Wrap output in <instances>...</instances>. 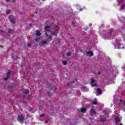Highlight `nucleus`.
<instances>
[{"label": "nucleus", "instance_id": "obj_44", "mask_svg": "<svg viewBox=\"0 0 125 125\" xmlns=\"http://www.w3.org/2000/svg\"><path fill=\"white\" fill-rule=\"evenodd\" d=\"M81 10H82L80 9V11H81Z\"/></svg>", "mask_w": 125, "mask_h": 125}, {"label": "nucleus", "instance_id": "obj_45", "mask_svg": "<svg viewBox=\"0 0 125 125\" xmlns=\"http://www.w3.org/2000/svg\"><path fill=\"white\" fill-rule=\"evenodd\" d=\"M87 29H85V31H86Z\"/></svg>", "mask_w": 125, "mask_h": 125}, {"label": "nucleus", "instance_id": "obj_8", "mask_svg": "<svg viewBox=\"0 0 125 125\" xmlns=\"http://www.w3.org/2000/svg\"><path fill=\"white\" fill-rule=\"evenodd\" d=\"M86 54L87 56H92L93 55V53L90 51L87 52Z\"/></svg>", "mask_w": 125, "mask_h": 125}, {"label": "nucleus", "instance_id": "obj_41", "mask_svg": "<svg viewBox=\"0 0 125 125\" xmlns=\"http://www.w3.org/2000/svg\"><path fill=\"white\" fill-rule=\"evenodd\" d=\"M42 0V1H44V0Z\"/></svg>", "mask_w": 125, "mask_h": 125}, {"label": "nucleus", "instance_id": "obj_39", "mask_svg": "<svg viewBox=\"0 0 125 125\" xmlns=\"http://www.w3.org/2000/svg\"><path fill=\"white\" fill-rule=\"evenodd\" d=\"M35 13H36V14H37V13H38V12H37V11H36V12H35Z\"/></svg>", "mask_w": 125, "mask_h": 125}, {"label": "nucleus", "instance_id": "obj_1", "mask_svg": "<svg viewBox=\"0 0 125 125\" xmlns=\"http://www.w3.org/2000/svg\"><path fill=\"white\" fill-rule=\"evenodd\" d=\"M114 34V31L110 30L109 32L106 34L104 36V38L105 40H111V37H112V35Z\"/></svg>", "mask_w": 125, "mask_h": 125}, {"label": "nucleus", "instance_id": "obj_5", "mask_svg": "<svg viewBox=\"0 0 125 125\" xmlns=\"http://www.w3.org/2000/svg\"><path fill=\"white\" fill-rule=\"evenodd\" d=\"M45 35L47 36V41L48 42H50V41H52V39H51V36L47 35V32H45Z\"/></svg>", "mask_w": 125, "mask_h": 125}, {"label": "nucleus", "instance_id": "obj_25", "mask_svg": "<svg viewBox=\"0 0 125 125\" xmlns=\"http://www.w3.org/2000/svg\"><path fill=\"white\" fill-rule=\"evenodd\" d=\"M10 13V10H8L7 11H6V14H9Z\"/></svg>", "mask_w": 125, "mask_h": 125}, {"label": "nucleus", "instance_id": "obj_35", "mask_svg": "<svg viewBox=\"0 0 125 125\" xmlns=\"http://www.w3.org/2000/svg\"><path fill=\"white\" fill-rule=\"evenodd\" d=\"M98 75H100V72H98Z\"/></svg>", "mask_w": 125, "mask_h": 125}, {"label": "nucleus", "instance_id": "obj_23", "mask_svg": "<svg viewBox=\"0 0 125 125\" xmlns=\"http://www.w3.org/2000/svg\"><path fill=\"white\" fill-rule=\"evenodd\" d=\"M92 104H94V105H97V102L94 101L93 102Z\"/></svg>", "mask_w": 125, "mask_h": 125}, {"label": "nucleus", "instance_id": "obj_20", "mask_svg": "<svg viewBox=\"0 0 125 125\" xmlns=\"http://www.w3.org/2000/svg\"><path fill=\"white\" fill-rule=\"evenodd\" d=\"M8 32L9 34H10L11 33V32H12V29H8Z\"/></svg>", "mask_w": 125, "mask_h": 125}, {"label": "nucleus", "instance_id": "obj_42", "mask_svg": "<svg viewBox=\"0 0 125 125\" xmlns=\"http://www.w3.org/2000/svg\"><path fill=\"white\" fill-rule=\"evenodd\" d=\"M104 112H105V113H107V111H105Z\"/></svg>", "mask_w": 125, "mask_h": 125}, {"label": "nucleus", "instance_id": "obj_28", "mask_svg": "<svg viewBox=\"0 0 125 125\" xmlns=\"http://www.w3.org/2000/svg\"><path fill=\"white\" fill-rule=\"evenodd\" d=\"M105 120H104V119H102L101 120V122H102V123H104V122H105Z\"/></svg>", "mask_w": 125, "mask_h": 125}, {"label": "nucleus", "instance_id": "obj_27", "mask_svg": "<svg viewBox=\"0 0 125 125\" xmlns=\"http://www.w3.org/2000/svg\"><path fill=\"white\" fill-rule=\"evenodd\" d=\"M38 41H40V38H37V39H35L36 42H38Z\"/></svg>", "mask_w": 125, "mask_h": 125}, {"label": "nucleus", "instance_id": "obj_17", "mask_svg": "<svg viewBox=\"0 0 125 125\" xmlns=\"http://www.w3.org/2000/svg\"><path fill=\"white\" fill-rule=\"evenodd\" d=\"M66 55L67 56H71V52H68L66 53Z\"/></svg>", "mask_w": 125, "mask_h": 125}, {"label": "nucleus", "instance_id": "obj_3", "mask_svg": "<svg viewBox=\"0 0 125 125\" xmlns=\"http://www.w3.org/2000/svg\"><path fill=\"white\" fill-rule=\"evenodd\" d=\"M24 117L23 115H19L18 118V121L20 122V123H23L24 122Z\"/></svg>", "mask_w": 125, "mask_h": 125}, {"label": "nucleus", "instance_id": "obj_18", "mask_svg": "<svg viewBox=\"0 0 125 125\" xmlns=\"http://www.w3.org/2000/svg\"><path fill=\"white\" fill-rule=\"evenodd\" d=\"M24 93H25V94H29V90H26V91L24 92Z\"/></svg>", "mask_w": 125, "mask_h": 125}, {"label": "nucleus", "instance_id": "obj_31", "mask_svg": "<svg viewBox=\"0 0 125 125\" xmlns=\"http://www.w3.org/2000/svg\"><path fill=\"white\" fill-rule=\"evenodd\" d=\"M32 26H33V25H32V23H30V24H29V26H30V27H32Z\"/></svg>", "mask_w": 125, "mask_h": 125}, {"label": "nucleus", "instance_id": "obj_21", "mask_svg": "<svg viewBox=\"0 0 125 125\" xmlns=\"http://www.w3.org/2000/svg\"><path fill=\"white\" fill-rule=\"evenodd\" d=\"M40 117H45V114H40Z\"/></svg>", "mask_w": 125, "mask_h": 125}, {"label": "nucleus", "instance_id": "obj_15", "mask_svg": "<svg viewBox=\"0 0 125 125\" xmlns=\"http://www.w3.org/2000/svg\"><path fill=\"white\" fill-rule=\"evenodd\" d=\"M86 108H81V112H82V113H83V112H86Z\"/></svg>", "mask_w": 125, "mask_h": 125}, {"label": "nucleus", "instance_id": "obj_32", "mask_svg": "<svg viewBox=\"0 0 125 125\" xmlns=\"http://www.w3.org/2000/svg\"><path fill=\"white\" fill-rule=\"evenodd\" d=\"M7 2H10V0H7Z\"/></svg>", "mask_w": 125, "mask_h": 125}, {"label": "nucleus", "instance_id": "obj_29", "mask_svg": "<svg viewBox=\"0 0 125 125\" xmlns=\"http://www.w3.org/2000/svg\"><path fill=\"white\" fill-rule=\"evenodd\" d=\"M96 85H97L96 83H95L94 85L92 84V87H93V86H96Z\"/></svg>", "mask_w": 125, "mask_h": 125}, {"label": "nucleus", "instance_id": "obj_10", "mask_svg": "<svg viewBox=\"0 0 125 125\" xmlns=\"http://www.w3.org/2000/svg\"><path fill=\"white\" fill-rule=\"evenodd\" d=\"M45 30L48 33H49V32H50V29H49V26H47L45 27Z\"/></svg>", "mask_w": 125, "mask_h": 125}, {"label": "nucleus", "instance_id": "obj_16", "mask_svg": "<svg viewBox=\"0 0 125 125\" xmlns=\"http://www.w3.org/2000/svg\"><path fill=\"white\" fill-rule=\"evenodd\" d=\"M121 21L122 23H125V17L121 18Z\"/></svg>", "mask_w": 125, "mask_h": 125}, {"label": "nucleus", "instance_id": "obj_33", "mask_svg": "<svg viewBox=\"0 0 125 125\" xmlns=\"http://www.w3.org/2000/svg\"><path fill=\"white\" fill-rule=\"evenodd\" d=\"M45 124H47V123H48V121L47 120L45 121Z\"/></svg>", "mask_w": 125, "mask_h": 125}, {"label": "nucleus", "instance_id": "obj_24", "mask_svg": "<svg viewBox=\"0 0 125 125\" xmlns=\"http://www.w3.org/2000/svg\"><path fill=\"white\" fill-rule=\"evenodd\" d=\"M63 65H67V61H65L63 62Z\"/></svg>", "mask_w": 125, "mask_h": 125}, {"label": "nucleus", "instance_id": "obj_22", "mask_svg": "<svg viewBox=\"0 0 125 125\" xmlns=\"http://www.w3.org/2000/svg\"><path fill=\"white\" fill-rule=\"evenodd\" d=\"M94 82H95V80H94L93 79H92L91 81V83H94Z\"/></svg>", "mask_w": 125, "mask_h": 125}, {"label": "nucleus", "instance_id": "obj_4", "mask_svg": "<svg viewBox=\"0 0 125 125\" xmlns=\"http://www.w3.org/2000/svg\"><path fill=\"white\" fill-rule=\"evenodd\" d=\"M46 44H47V42L45 41H42L39 43L40 46H43V45H46Z\"/></svg>", "mask_w": 125, "mask_h": 125}, {"label": "nucleus", "instance_id": "obj_14", "mask_svg": "<svg viewBox=\"0 0 125 125\" xmlns=\"http://www.w3.org/2000/svg\"><path fill=\"white\" fill-rule=\"evenodd\" d=\"M97 91H98V94H102V92L101 91V89H100V88H97Z\"/></svg>", "mask_w": 125, "mask_h": 125}, {"label": "nucleus", "instance_id": "obj_12", "mask_svg": "<svg viewBox=\"0 0 125 125\" xmlns=\"http://www.w3.org/2000/svg\"><path fill=\"white\" fill-rule=\"evenodd\" d=\"M36 36H40L41 35V32H40V31L39 30L36 31Z\"/></svg>", "mask_w": 125, "mask_h": 125}, {"label": "nucleus", "instance_id": "obj_26", "mask_svg": "<svg viewBox=\"0 0 125 125\" xmlns=\"http://www.w3.org/2000/svg\"><path fill=\"white\" fill-rule=\"evenodd\" d=\"M47 94L49 95V96H51V93H49V92H47Z\"/></svg>", "mask_w": 125, "mask_h": 125}, {"label": "nucleus", "instance_id": "obj_2", "mask_svg": "<svg viewBox=\"0 0 125 125\" xmlns=\"http://www.w3.org/2000/svg\"><path fill=\"white\" fill-rule=\"evenodd\" d=\"M117 104L121 106V107H125V101L123 100H120V101L117 102Z\"/></svg>", "mask_w": 125, "mask_h": 125}, {"label": "nucleus", "instance_id": "obj_34", "mask_svg": "<svg viewBox=\"0 0 125 125\" xmlns=\"http://www.w3.org/2000/svg\"><path fill=\"white\" fill-rule=\"evenodd\" d=\"M13 2H16V0H13Z\"/></svg>", "mask_w": 125, "mask_h": 125}, {"label": "nucleus", "instance_id": "obj_11", "mask_svg": "<svg viewBox=\"0 0 125 125\" xmlns=\"http://www.w3.org/2000/svg\"><path fill=\"white\" fill-rule=\"evenodd\" d=\"M90 111L92 114H93V115H95L96 114V111H95V110H94V109H91Z\"/></svg>", "mask_w": 125, "mask_h": 125}, {"label": "nucleus", "instance_id": "obj_43", "mask_svg": "<svg viewBox=\"0 0 125 125\" xmlns=\"http://www.w3.org/2000/svg\"><path fill=\"white\" fill-rule=\"evenodd\" d=\"M119 42L118 41H117V42Z\"/></svg>", "mask_w": 125, "mask_h": 125}, {"label": "nucleus", "instance_id": "obj_38", "mask_svg": "<svg viewBox=\"0 0 125 125\" xmlns=\"http://www.w3.org/2000/svg\"><path fill=\"white\" fill-rule=\"evenodd\" d=\"M119 0H117V1L119 2Z\"/></svg>", "mask_w": 125, "mask_h": 125}, {"label": "nucleus", "instance_id": "obj_30", "mask_svg": "<svg viewBox=\"0 0 125 125\" xmlns=\"http://www.w3.org/2000/svg\"><path fill=\"white\" fill-rule=\"evenodd\" d=\"M31 43H29L28 44V46H29V47L31 46Z\"/></svg>", "mask_w": 125, "mask_h": 125}, {"label": "nucleus", "instance_id": "obj_19", "mask_svg": "<svg viewBox=\"0 0 125 125\" xmlns=\"http://www.w3.org/2000/svg\"><path fill=\"white\" fill-rule=\"evenodd\" d=\"M5 32L2 30H0V34H4Z\"/></svg>", "mask_w": 125, "mask_h": 125}, {"label": "nucleus", "instance_id": "obj_13", "mask_svg": "<svg viewBox=\"0 0 125 125\" xmlns=\"http://www.w3.org/2000/svg\"><path fill=\"white\" fill-rule=\"evenodd\" d=\"M117 48H118V49H121L122 48H124V47L121 46V43H118L117 44Z\"/></svg>", "mask_w": 125, "mask_h": 125}, {"label": "nucleus", "instance_id": "obj_37", "mask_svg": "<svg viewBox=\"0 0 125 125\" xmlns=\"http://www.w3.org/2000/svg\"><path fill=\"white\" fill-rule=\"evenodd\" d=\"M72 24H73V25H74L75 24V23L74 22H72Z\"/></svg>", "mask_w": 125, "mask_h": 125}, {"label": "nucleus", "instance_id": "obj_36", "mask_svg": "<svg viewBox=\"0 0 125 125\" xmlns=\"http://www.w3.org/2000/svg\"><path fill=\"white\" fill-rule=\"evenodd\" d=\"M92 25V24L91 23V24H89V26H91Z\"/></svg>", "mask_w": 125, "mask_h": 125}, {"label": "nucleus", "instance_id": "obj_40", "mask_svg": "<svg viewBox=\"0 0 125 125\" xmlns=\"http://www.w3.org/2000/svg\"><path fill=\"white\" fill-rule=\"evenodd\" d=\"M120 125H123V124H120Z\"/></svg>", "mask_w": 125, "mask_h": 125}, {"label": "nucleus", "instance_id": "obj_9", "mask_svg": "<svg viewBox=\"0 0 125 125\" xmlns=\"http://www.w3.org/2000/svg\"><path fill=\"white\" fill-rule=\"evenodd\" d=\"M10 74V72L8 71L7 73V77L4 78L5 81H7L8 79L9 78V74Z\"/></svg>", "mask_w": 125, "mask_h": 125}, {"label": "nucleus", "instance_id": "obj_7", "mask_svg": "<svg viewBox=\"0 0 125 125\" xmlns=\"http://www.w3.org/2000/svg\"><path fill=\"white\" fill-rule=\"evenodd\" d=\"M57 34H58V31L57 30H56L55 31L52 33V35L55 36L56 37H57Z\"/></svg>", "mask_w": 125, "mask_h": 125}, {"label": "nucleus", "instance_id": "obj_6", "mask_svg": "<svg viewBox=\"0 0 125 125\" xmlns=\"http://www.w3.org/2000/svg\"><path fill=\"white\" fill-rule=\"evenodd\" d=\"M9 19L10 20V22L11 23H13V24H14L15 23V18L14 17H12V18H10V17H9Z\"/></svg>", "mask_w": 125, "mask_h": 125}]
</instances>
